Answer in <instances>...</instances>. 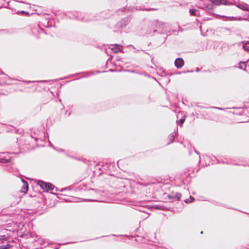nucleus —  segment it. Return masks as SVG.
Wrapping results in <instances>:
<instances>
[{
  "label": "nucleus",
  "mask_w": 249,
  "mask_h": 249,
  "mask_svg": "<svg viewBox=\"0 0 249 249\" xmlns=\"http://www.w3.org/2000/svg\"><path fill=\"white\" fill-rule=\"evenodd\" d=\"M169 196L170 198H174V199H176V200H178L180 198L181 195L179 193H172V194H170L169 195Z\"/></svg>",
  "instance_id": "0eeeda50"
},
{
  "label": "nucleus",
  "mask_w": 249,
  "mask_h": 249,
  "mask_svg": "<svg viewBox=\"0 0 249 249\" xmlns=\"http://www.w3.org/2000/svg\"><path fill=\"white\" fill-rule=\"evenodd\" d=\"M24 13V11H22V12H21V13Z\"/></svg>",
  "instance_id": "5701e85b"
},
{
  "label": "nucleus",
  "mask_w": 249,
  "mask_h": 249,
  "mask_svg": "<svg viewBox=\"0 0 249 249\" xmlns=\"http://www.w3.org/2000/svg\"><path fill=\"white\" fill-rule=\"evenodd\" d=\"M10 248V245L9 244L2 245L0 246V249H8Z\"/></svg>",
  "instance_id": "2eb2a0df"
},
{
  "label": "nucleus",
  "mask_w": 249,
  "mask_h": 249,
  "mask_svg": "<svg viewBox=\"0 0 249 249\" xmlns=\"http://www.w3.org/2000/svg\"><path fill=\"white\" fill-rule=\"evenodd\" d=\"M184 65V60L181 58H177L175 61V65L177 68H181Z\"/></svg>",
  "instance_id": "20e7f679"
},
{
  "label": "nucleus",
  "mask_w": 249,
  "mask_h": 249,
  "mask_svg": "<svg viewBox=\"0 0 249 249\" xmlns=\"http://www.w3.org/2000/svg\"><path fill=\"white\" fill-rule=\"evenodd\" d=\"M199 71V70H198V68H196V71Z\"/></svg>",
  "instance_id": "4be33fe9"
},
{
  "label": "nucleus",
  "mask_w": 249,
  "mask_h": 249,
  "mask_svg": "<svg viewBox=\"0 0 249 249\" xmlns=\"http://www.w3.org/2000/svg\"><path fill=\"white\" fill-rule=\"evenodd\" d=\"M242 43L243 44V48L244 50L246 51H249V46L247 45V44H249V41L246 42H242Z\"/></svg>",
  "instance_id": "9d476101"
},
{
  "label": "nucleus",
  "mask_w": 249,
  "mask_h": 249,
  "mask_svg": "<svg viewBox=\"0 0 249 249\" xmlns=\"http://www.w3.org/2000/svg\"><path fill=\"white\" fill-rule=\"evenodd\" d=\"M154 25L157 28L163 29L166 27L167 24L165 22H163L159 20H156L154 22Z\"/></svg>",
  "instance_id": "7ed1b4c3"
},
{
  "label": "nucleus",
  "mask_w": 249,
  "mask_h": 249,
  "mask_svg": "<svg viewBox=\"0 0 249 249\" xmlns=\"http://www.w3.org/2000/svg\"><path fill=\"white\" fill-rule=\"evenodd\" d=\"M246 67V64H245V62H240L239 63V68L240 69H243L244 70H246L245 68Z\"/></svg>",
  "instance_id": "f8f14e48"
},
{
  "label": "nucleus",
  "mask_w": 249,
  "mask_h": 249,
  "mask_svg": "<svg viewBox=\"0 0 249 249\" xmlns=\"http://www.w3.org/2000/svg\"><path fill=\"white\" fill-rule=\"evenodd\" d=\"M198 7L207 10L213 9V5L211 0H199L196 3Z\"/></svg>",
  "instance_id": "f257e3e1"
},
{
  "label": "nucleus",
  "mask_w": 249,
  "mask_h": 249,
  "mask_svg": "<svg viewBox=\"0 0 249 249\" xmlns=\"http://www.w3.org/2000/svg\"><path fill=\"white\" fill-rule=\"evenodd\" d=\"M198 11L195 9H190V13L191 15L196 16Z\"/></svg>",
  "instance_id": "4468645a"
},
{
  "label": "nucleus",
  "mask_w": 249,
  "mask_h": 249,
  "mask_svg": "<svg viewBox=\"0 0 249 249\" xmlns=\"http://www.w3.org/2000/svg\"><path fill=\"white\" fill-rule=\"evenodd\" d=\"M212 5H228V2L224 0H211Z\"/></svg>",
  "instance_id": "39448f33"
},
{
  "label": "nucleus",
  "mask_w": 249,
  "mask_h": 249,
  "mask_svg": "<svg viewBox=\"0 0 249 249\" xmlns=\"http://www.w3.org/2000/svg\"><path fill=\"white\" fill-rule=\"evenodd\" d=\"M194 200V198L193 197L190 196V199H186V200H184V201L186 203H188V202H191L193 201Z\"/></svg>",
  "instance_id": "dca6fc26"
},
{
  "label": "nucleus",
  "mask_w": 249,
  "mask_h": 249,
  "mask_svg": "<svg viewBox=\"0 0 249 249\" xmlns=\"http://www.w3.org/2000/svg\"><path fill=\"white\" fill-rule=\"evenodd\" d=\"M10 159L1 158L0 155V162L2 163H6L9 162Z\"/></svg>",
  "instance_id": "ddd939ff"
},
{
  "label": "nucleus",
  "mask_w": 249,
  "mask_h": 249,
  "mask_svg": "<svg viewBox=\"0 0 249 249\" xmlns=\"http://www.w3.org/2000/svg\"><path fill=\"white\" fill-rule=\"evenodd\" d=\"M6 239V237L4 236H0V241L2 240V243H3V240Z\"/></svg>",
  "instance_id": "a211bd4d"
},
{
  "label": "nucleus",
  "mask_w": 249,
  "mask_h": 249,
  "mask_svg": "<svg viewBox=\"0 0 249 249\" xmlns=\"http://www.w3.org/2000/svg\"><path fill=\"white\" fill-rule=\"evenodd\" d=\"M185 121V119L184 118H181L180 119V120H178V124H180L181 126H182L183 123Z\"/></svg>",
  "instance_id": "f3484780"
},
{
  "label": "nucleus",
  "mask_w": 249,
  "mask_h": 249,
  "mask_svg": "<svg viewBox=\"0 0 249 249\" xmlns=\"http://www.w3.org/2000/svg\"><path fill=\"white\" fill-rule=\"evenodd\" d=\"M215 108H216V109H220V110H222V108H220V107H214Z\"/></svg>",
  "instance_id": "412c9836"
},
{
  "label": "nucleus",
  "mask_w": 249,
  "mask_h": 249,
  "mask_svg": "<svg viewBox=\"0 0 249 249\" xmlns=\"http://www.w3.org/2000/svg\"><path fill=\"white\" fill-rule=\"evenodd\" d=\"M22 181L23 182V187L21 189L22 192L26 193L27 192L28 189V185L27 182L24 181L23 179H21Z\"/></svg>",
  "instance_id": "1a4fd4ad"
},
{
  "label": "nucleus",
  "mask_w": 249,
  "mask_h": 249,
  "mask_svg": "<svg viewBox=\"0 0 249 249\" xmlns=\"http://www.w3.org/2000/svg\"><path fill=\"white\" fill-rule=\"evenodd\" d=\"M226 18H229V19H231V20H242V19H247V18H236V17H226Z\"/></svg>",
  "instance_id": "9b49d317"
},
{
  "label": "nucleus",
  "mask_w": 249,
  "mask_h": 249,
  "mask_svg": "<svg viewBox=\"0 0 249 249\" xmlns=\"http://www.w3.org/2000/svg\"><path fill=\"white\" fill-rule=\"evenodd\" d=\"M110 48L113 52L117 53L119 52L122 51L123 47L121 45L115 44L112 45Z\"/></svg>",
  "instance_id": "423d86ee"
},
{
  "label": "nucleus",
  "mask_w": 249,
  "mask_h": 249,
  "mask_svg": "<svg viewBox=\"0 0 249 249\" xmlns=\"http://www.w3.org/2000/svg\"><path fill=\"white\" fill-rule=\"evenodd\" d=\"M237 7L243 10L249 11V6L245 3H240L237 5Z\"/></svg>",
  "instance_id": "6e6552de"
},
{
  "label": "nucleus",
  "mask_w": 249,
  "mask_h": 249,
  "mask_svg": "<svg viewBox=\"0 0 249 249\" xmlns=\"http://www.w3.org/2000/svg\"><path fill=\"white\" fill-rule=\"evenodd\" d=\"M155 10V9H153V8H151V9H148L147 10L149 11V10Z\"/></svg>",
  "instance_id": "aec40b11"
},
{
  "label": "nucleus",
  "mask_w": 249,
  "mask_h": 249,
  "mask_svg": "<svg viewBox=\"0 0 249 249\" xmlns=\"http://www.w3.org/2000/svg\"><path fill=\"white\" fill-rule=\"evenodd\" d=\"M171 138H172V142H173L174 140V137H175V135L173 133L171 134V135L170 136Z\"/></svg>",
  "instance_id": "6ab92c4d"
},
{
  "label": "nucleus",
  "mask_w": 249,
  "mask_h": 249,
  "mask_svg": "<svg viewBox=\"0 0 249 249\" xmlns=\"http://www.w3.org/2000/svg\"><path fill=\"white\" fill-rule=\"evenodd\" d=\"M37 184L39 185L43 190L47 191L49 190L52 191L54 188V186L52 184L47 183L42 180H38L37 181Z\"/></svg>",
  "instance_id": "f03ea898"
}]
</instances>
